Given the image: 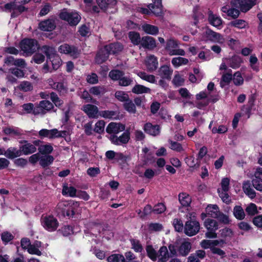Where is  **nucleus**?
<instances>
[{
	"label": "nucleus",
	"instance_id": "nucleus-52",
	"mask_svg": "<svg viewBox=\"0 0 262 262\" xmlns=\"http://www.w3.org/2000/svg\"><path fill=\"white\" fill-rule=\"evenodd\" d=\"M124 109L129 113L135 114L136 108L135 104L129 99L123 104Z\"/></svg>",
	"mask_w": 262,
	"mask_h": 262
},
{
	"label": "nucleus",
	"instance_id": "nucleus-64",
	"mask_svg": "<svg viewBox=\"0 0 262 262\" xmlns=\"http://www.w3.org/2000/svg\"><path fill=\"white\" fill-rule=\"evenodd\" d=\"M133 82V80L129 77L122 76L119 81V84L121 86H126Z\"/></svg>",
	"mask_w": 262,
	"mask_h": 262
},
{
	"label": "nucleus",
	"instance_id": "nucleus-24",
	"mask_svg": "<svg viewBox=\"0 0 262 262\" xmlns=\"http://www.w3.org/2000/svg\"><path fill=\"white\" fill-rule=\"evenodd\" d=\"M49 83L53 89L56 90L62 94L67 92V86L63 82H55L51 79H49Z\"/></svg>",
	"mask_w": 262,
	"mask_h": 262
},
{
	"label": "nucleus",
	"instance_id": "nucleus-50",
	"mask_svg": "<svg viewBox=\"0 0 262 262\" xmlns=\"http://www.w3.org/2000/svg\"><path fill=\"white\" fill-rule=\"evenodd\" d=\"M132 245V248L136 252H141L143 250V248L140 243V242L134 238L130 239Z\"/></svg>",
	"mask_w": 262,
	"mask_h": 262
},
{
	"label": "nucleus",
	"instance_id": "nucleus-16",
	"mask_svg": "<svg viewBox=\"0 0 262 262\" xmlns=\"http://www.w3.org/2000/svg\"><path fill=\"white\" fill-rule=\"evenodd\" d=\"M109 139L111 141L112 143L116 145H121L122 144H126L128 142L129 139V135L128 133H123L119 137L114 135H111L109 137Z\"/></svg>",
	"mask_w": 262,
	"mask_h": 262
},
{
	"label": "nucleus",
	"instance_id": "nucleus-37",
	"mask_svg": "<svg viewBox=\"0 0 262 262\" xmlns=\"http://www.w3.org/2000/svg\"><path fill=\"white\" fill-rule=\"evenodd\" d=\"M188 62L189 60L188 59L181 57H174L171 60V63L175 68L186 65Z\"/></svg>",
	"mask_w": 262,
	"mask_h": 262
},
{
	"label": "nucleus",
	"instance_id": "nucleus-21",
	"mask_svg": "<svg viewBox=\"0 0 262 262\" xmlns=\"http://www.w3.org/2000/svg\"><path fill=\"white\" fill-rule=\"evenodd\" d=\"M209 214H208L209 215ZM211 216L215 217L217 221L224 224H229L231 221L229 219L228 215L226 214H210ZM208 214H201L202 218L207 217Z\"/></svg>",
	"mask_w": 262,
	"mask_h": 262
},
{
	"label": "nucleus",
	"instance_id": "nucleus-40",
	"mask_svg": "<svg viewBox=\"0 0 262 262\" xmlns=\"http://www.w3.org/2000/svg\"><path fill=\"white\" fill-rule=\"evenodd\" d=\"M233 235L232 230L229 228L225 227L219 230V236L222 238L227 239L230 238Z\"/></svg>",
	"mask_w": 262,
	"mask_h": 262
},
{
	"label": "nucleus",
	"instance_id": "nucleus-9",
	"mask_svg": "<svg viewBox=\"0 0 262 262\" xmlns=\"http://www.w3.org/2000/svg\"><path fill=\"white\" fill-rule=\"evenodd\" d=\"M200 230V223L196 221H187L184 226V233L189 236L196 234Z\"/></svg>",
	"mask_w": 262,
	"mask_h": 262
},
{
	"label": "nucleus",
	"instance_id": "nucleus-33",
	"mask_svg": "<svg viewBox=\"0 0 262 262\" xmlns=\"http://www.w3.org/2000/svg\"><path fill=\"white\" fill-rule=\"evenodd\" d=\"M21 155L20 148L10 147L6 150V157L9 159H14Z\"/></svg>",
	"mask_w": 262,
	"mask_h": 262
},
{
	"label": "nucleus",
	"instance_id": "nucleus-18",
	"mask_svg": "<svg viewBox=\"0 0 262 262\" xmlns=\"http://www.w3.org/2000/svg\"><path fill=\"white\" fill-rule=\"evenodd\" d=\"M143 48L152 50L156 47L155 39L148 36H144L141 38V41L140 44Z\"/></svg>",
	"mask_w": 262,
	"mask_h": 262
},
{
	"label": "nucleus",
	"instance_id": "nucleus-5",
	"mask_svg": "<svg viewBox=\"0 0 262 262\" xmlns=\"http://www.w3.org/2000/svg\"><path fill=\"white\" fill-rule=\"evenodd\" d=\"M60 18L67 21L71 26H76L81 19V16L76 11H62L59 15Z\"/></svg>",
	"mask_w": 262,
	"mask_h": 262
},
{
	"label": "nucleus",
	"instance_id": "nucleus-42",
	"mask_svg": "<svg viewBox=\"0 0 262 262\" xmlns=\"http://www.w3.org/2000/svg\"><path fill=\"white\" fill-rule=\"evenodd\" d=\"M151 90L144 85L140 84L135 85L132 89V92L135 94H141L143 93H150Z\"/></svg>",
	"mask_w": 262,
	"mask_h": 262
},
{
	"label": "nucleus",
	"instance_id": "nucleus-13",
	"mask_svg": "<svg viewBox=\"0 0 262 262\" xmlns=\"http://www.w3.org/2000/svg\"><path fill=\"white\" fill-rule=\"evenodd\" d=\"M83 111L92 118H98L99 116L98 108L97 106L93 104H86L83 106Z\"/></svg>",
	"mask_w": 262,
	"mask_h": 262
},
{
	"label": "nucleus",
	"instance_id": "nucleus-53",
	"mask_svg": "<svg viewBox=\"0 0 262 262\" xmlns=\"http://www.w3.org/2000/svg\"><path fill=\"white\" fill-rule=\"evenodd\" d=\"M168 142L170 144L169 148L171 149L179 152L184 150V149L181 143L176 141H173L171 140H169Z\"/></svg>",
	"mask_w": 262,
	"mask_h": 262
},
{
	"label": "nucleus",
	"instance_id": "nucleus-3",
	"mask_svg": "<svg viewBox=\"0 0 262 262\" xmlns=\"http://www.w3.org/2000/svg\"><path fill=\"white\" fill-rule=\"evenodd\" d=\"M20 47L24 56L32 55L38 48L37 41L33 39L23 40L20 43Z\"/></svg>",
	"mask_w": 262,
	"mask_h": 262
},
{
	"label": "nucleus",
	"instance_id": "nucleus-28",
	"mask_svg": "<svg viewBox=\"0 0 262 262\" xmlns=\"http://www.w3.org/2000/svg\"><path fill=\"white\" fill-rule=\"evenodd\" d=\"M243 189L245 193L250 198L253 199L256 196L255 191L252 188L250 182L245 181L243 183Z\"/></svg>",
	"mask_w": 262,
	"mask_h": 262
},
{
	"label": "nucleus",
	"instance_id": "nucleus-62",
	"mask_svg": "<svg viewBox=\"0 0 262 262\" xmlns=\"http://www.w3.org/2000/svg\"><path fill=\"white\" fill-rule=\"evenodd\" d=\"M1 238L3 243L7 244L14 238V236L9 232H4L1 234Z\"/></svg>",
	"mask_w": 262,
	"mask_h": 262
},
{
	"label": "nucleus",
	"instance_id": "nucleus-60",
	"mask_svg": "<svg viewBox=\"0 0 262 262\" xmlns=\"http://www.w3.org/2000/svg\"><path fill=\"white\" fill-rule=\"evenodd\" d=\"M105 125V123L103 120H99L96 123L94 130L100 134L103 132Z\"/></svg>",
	"mask_w": 262,
	"mask_h": 262
},
{
	"label": "nucleus",
	"instance_id": "nucleus-56",
	"mask_svg": "<svg viewBox=\"0 0 262 262\" xmlns=\"http://www.w3.org/2000/svg\"><path fill=\"white\" fill-rule=\"evenodd\" d=\"M105 89L103 86H95L90 89V93L95 96H99L104 93Z\"/></svg>",
	"mask_w": 262,
	"mask_h": 262
},
{
	"label": "nucleus",
	"instance_id": "nucleus-23",
	"mask_svg": "<svg viewBox=\"0 0 262 262\" xmlns=\"http://www.w3.org/2000/svg\"><path fill=\"white\" fill-rule=\"evenodd\" d=\"M144 130L147 134L155 136L159 134L160 128L159 125H154L150 123H147L145 124Z\"/></svg>",
	"mask_w": 262,
	"mask_h": 262
},
{
	"label": "nucleus",
	"instance_id": "nucleus-41",
	"mask_svg": "<svg viewBox=\"0 0 262 262\" xmlns=\"http://www.w3.org/2000/svg\"><path fill=\"white\" fill-rule=\"evenodd\" d=\"M54 159L53 157L51 155L41 156L40 157L39 164L41 166L45 167L51 164Z\"/></svg>",
	"mask_w": 262,
	"mask_h": 262
},
{
	"label": "nucleus",
	"instance_id": "nucleus-45",
	"mask_svg": "<svg viewBox=\"0 0 262 262\" xmlns=\"http://www.w3.org/2000/svg\"><path fill=\"white\" fill-rule=\"evenodd\" d=\"M146 251L147 256L152 261H156L158 257V253L154 249L152 245H147Z\"/></svg>",
	"mask_w": 262,
	"mask_h": 262
},
{
	"label": "nucleus",
	"instance_id": "nucleus-8",
	"mask_svg": "<svg viewBox=\"0 0 262 262\" xmlns=\"http://www.w3.org/2000/svg\"><path fill=\"white\" fill-rule=\"evenodd\" d=\"M256 0H234L231 2L232 6L238 8L242 12H246L256 4Z\"/></svg>",
	"mask_w": 262,
	"mask_h": 262
},
{
	"label": "nucleus",
	"instance_id": "nucleus-17",
	"mask_svg": "<svg viewBox=\"0 0 262 262\" xmlns=\"http://www.w3.org/2000/svg\"><path fill=\"white\" fill-rule=\"evenodd\" d=\"M125 129V126L119 123L111 122L107 125L106 131L110 134H117Z\"/></svg>",
	"mask_w": 262,
	"mask_h": 262
},
{
	"label": "nucleus",
	"instance_id": "nucleus-2",
	"mask_svg": "<svg viewBox=\"0 0 262 262\" xmlns=\"http://www.w3.org/2000/svg\"><path fill=\"white\" fill-rule=\"evenodd\" d=\"M40 222L43 228L51 232L56 231L59 226L57 219L52 214H43Z\"/></svg>",
	"mask_w": 262,
	"mask_h": 262
},
{
	"label": "nucleus",
	"instance_id": "nucleus-54",
	"mask_svg": "<svg viewBox=\"0 0 262 262\" xmlns=\"http://www.w3.org/2000/svg\"><path fill=\"white\" fill-rule=\"evenodd\" d=\"M115 97L120 101L125 102L129 98L128 94L125 92L118 91L115 93Z\"/></svg>",
	"mask_w": 262,
	"mask_h": 262
},
{
	"label": "nucleus",
	"instance_id": "nucleus-61",
	"mask_svg": "<svg viewBox=\"0 0 262 262\" xmlns=\"http://www.w3.org/2000/svg\"><path fill=\"white\" fill-rule=\"evenodd\" d=\"M232 79V75L230 73H226L223 74L222 80L220 82L222 87L224 86L226 84H228Z\"/></svg>",
	"mask_w": 262,
	"mask_h": 262
},
{
	"label": "nucleus",
	"instance_id": "nucleus-6",
	"mask_svg": "<svg viewBox=\"0 0 262 262\" xmlns=\"http://www.w3.org/2000/svg\"><path fill=\"white\" fill-rule=\"evenodd\" d=\"M179 44V42L173 38H170L167 40L165 49L169 55L171 56L185 55V52L183 49L178 48Z\"/></svg>",
	"mask_w": 262,
	"mask_h": 262
},
{
	"label": "nucleus",
	"instance_id": "nucleus-55",
	"mask_svg": "<svg viewBox=\"0 0 262 262\" xmlns=\"http://www.w3.org/2000/svg\"><path fill=\"white\" fill-rule=\"evenodd\" d=\"M222 10L224 12L227 13L228 16L232 17L233 18H237L239 15V11L237 9L231 8L227 10V8L223 7Z\"/></svg>",
	"mask_w": 262,
	"mask_h": 262
},
{
	"label": "nucleus",
	"instance_id": "nucleus-20",
	"mask_svg": "<svg viewBox=\"0 0 262 262\" xmlns=\"http://www.w3.org/2000/svg\"><path fill=\"white\" fill-rule=\"evenodd\" d=\"M40 30L44 31H51L56 27L55 20L53 19H48L40 22L39 24Z\"/></svg>",
	"mask_w": 262,
	"mask_h": 262
},
{
	"label": "nucleus",
	"instance_id": "nucleus-47",
	"mask_svg": "<svg viewBox=\"0 0 262 262\" xmlns=\"http://www.w3.org/2000/svg\"><path fill=\"white\" fill-rule=\"evenodd\" d=\"M137 75L142 79L151 83H155L156 82L155 76L153 75H149L143 72H139Z\"/></svg>",
	"mask_w": 262,
	"mask_h": 262
},
{
	"label": "nucleus",
	"instance_id": "nucleus-34",
	"mask_svg": "<svg viewBox=\"0 0 262 262\" xmlns=\"http://www.w3.org/2000/svg\"><path fill=\"white\" fill-rule=\"evenodd\" d=\"M253 187L258 191H262V176H257L256 171L254 173V178L252 181Z\"/></svg>",
	"mask_w": 262,
	"mask_h": 262
},
{
	"label": "nucleus",
	"instance_id": "nucleus-11",
	"mask_svg": "<svg viewBox=\"0 0 262 262\" xmlns=\"http://www.w3.org/2000/svg\"><path fill=\"white\" fill-rule=\"evenodd\" d=\"M53 107V104L48 100L41 101L37 106L35 107L34 115L45 114Z\"/></svg>",
	"mask_w": 262,
	"mask_h": 262
},
{
	"label": "nucleus",
	"instance_id": "nucleus-26",
	"mask_svg": "<svg viewBox=\"0 0 262 262\" xmlns=\"http://www.w3.org/2000/svg\"><path fill=\"white\" fill-rule=\"evenodd\" d=\"M123 49V46L120 43L116 42L105 46V51H107L110 54H116Z\"/></svg>",
	"mask_w": 262,
	"mask_h": 262
},
{
	"label": "nucleus",
	"instance_id": "nucleus-58",
	"mask_svg": "<svg viewBox=\"0 0 262 262\" xmlns=\"http://www.w3.org/2000/svg\"><path fill=\"white\" fill-rule=\"evenodd\" d=\"M233 83L236 85H241L244 82V79L239 72H236L232 76Z\"/></svg>",
	"mask_w": 262,
	"mask_h": 262
},
{
	"label": "nucleus",
	"instance_id": "nucleus-22",
	"mask_svg": "<svg viewBox=\"0 0 262 262\" xmlns=\"http://www.w3.org/2000/svg\"><path fill=\"white\" fill-rule=\"evenodd\" d=\"M208 21L210 25L212 26L219 28L222 26V19L217 15L213 14L212 12H209L208 13Z\"/></svg>",
	"mask_w": 262,
	"mask_h": 262
},
{
	"label": "nucleus",
	"instance_id": "nucleus-57",
	"mask_svg": "<svg viewBox=\"0 0 262 262\" xmlns=\"http://www.w3.org/2000/svg\"><path fill=\"white\" fill-rule=\"evenodd\" d=\"M124 75V73L119 70H112L109 73L110 77L113 80H119Z\"/></svg>",
	"mask_w": 262,
	"mask_h": 262
},
{
	"label": "nucleus",
	"instance_id": "nucleus-44",
	"mask_svg": "<svg viewBox=\"0 0 262 262\" xmlns=\"http://www.w3.org/2000/svg\"><path fill=\"white\" fill-rule=\"evenodd\" d=\"M57 232L63 236L67 237L73 233V229L70 225H64L58 229Z\"/></svg>",
	"mask_w": 262,
	"mask_h": 262
},
{
	"label": "nucleus",
	"instance_id": "nucleus-4",
	"mask_svg": "<svg viewBox=\"0 0 262 262\" xmlns=\"http://www.w3.org/2000/svg\"><path fill=\"white\" fill-rule=\"evenodd\" d=\"M31 0H15L14 2L8 3L5 5V9L10 12L12 11V17H15L17 13H21L25 10L23 5Z\"/></svg>",
	"mask_w": 262,
	"mask_h": 262
},
{
	"label": "nucleus",
	"instance_id": "nucleus-36",
	"mask_svg": "<svg viewBox=\"0 0 262 262\" xmlns=\"http://www.w3.org/2000/svg\"><path fill=\"white\" fill-rule=\"evenodd\" d=\"M150 12L156 16H160L162 14L161 3L150 4L148 6Z\"/></svg>",
	"mask_w": 262,
	"mask_h": 262
},
{
	"label": "nucleus",
	"instance_id": "nucleus-25",
	"mask_svg": "<svg viewBox=\"0 0 262 262\" xmlns=\"http://www.w3.org/2000/svg\"><path fill=\"white\" fill-rule=\"evenodd\" d=\"M226 58L228 61V65L233 69H237L239 68L243 62L242 58L236 55Z\"/></svg>",
	"mask_w": 262,
	"mask_h": 262
},
{
	"label": "nucleus",
	"instance_id": "nucleus-38",
	"mask_svg": "<svg viewBox=\"0 0 262 262\" xmlns=\"http://www.w3.org/2000/svg\"><path fill=\"white\" fill-rule=\"evenodd\" d=\"M228 25L242 29L247 28L248 26V24L245 20L243 19H235L230 22Z\"/></svg>",
	"mask_w": 262,
	"mask_h": 262
},
{
	"label": "nucleus",
	"instance_id": "nucleus-48",
	"mask_svg": "<svg viewBox=\"0 0 262 262\" xmlns=\"http://www.w3.org/2000/svg\"><path fill=\"white\" fill-rule=\"evenodd\" d=\"M53 149V147L49 143L41 144L38 148L39 152L42 155L49 154L52 152Z\"/></svg>",
	"mask_w": 262,
	"mask_h": 262
},
{
	"label": "nucleus",
	"instance_id": "nucleus-46",
	"mask_svg": "<svg viewBox=\"0 0 262 262\" xmlns=\"http://www.w3.org/2000/svg\"><path fill=\"white\" fill-rule=\"evenodd\" d=\"M17 88L23 92H27L31 91L33 89L32 84L28 81H23L20 82Z\"/></svg>",
	"mask_w": 262,
	"mask_h": 262
},
{
	"label": "nucleus",
	"instance_id": "nucleus-51",
	"mask_svg": "<svg viewBox=\"0 0 262 262\" xmlns=\"http://www.w3.org/2000/svg\"><path fill=\"white\" fill-rule=\"evenodd\" d=\"M108 262H125V258L120 254H113L107 258Z\"/></svg>",
	"mask_w": 262,
	"mask_h": 262
},
{
	"label": "nucleus",
	"instance_id": "nucleus-32",
	"mask_svg": "<svg viewBox=\"0 0 262 262\" xmlns=\"http://www.w3.org/2000/svg\"><path fill=\"white\" fill-rule=\"evenodd\" d=\"M77 192L76 189L73 186H68L67 185H66L63 187L62 194L63 195L74 198L76 196Z\"/></svg>",
	"mask_w": 262,
	"mask_h": 262
},
{
	"label": "nucleus",
	"instance_id": "nucleus-19",
	"mask_svg": "<svg viewBox=\"0 0 262 262\" xmlns=\"http://www.w3.org/2000/svg\"><path fill=\"white\" fill-rule=\"evenodd\" d=\"M173 70L169 66L164 65L161 66L158 71V75L162 79H170Z\"/></svg>",
	"mask_w": 262,
	"mask_h": 262
},
{
	"label": "nucleus",
	"instance_id": "nucleus-12",
	"mask_svg": "<svg viewBox=\"0 0 262 262\" xmlns=\"http://www.w3.org/2000/svg\"><path fill=\"white\" fill-rule=\"evenodd\" d=\"M38 134L41 138L46 137L49 139L59 138L62 136V133L55 128L50 130L42 129Z\"/></svg>",
	"mask_w": 262,
	"mask_h": 262
},
{
	"label": "nucleus",
	"instance_id": "nucleus-39",
	"mask_svg": "<svg viewBox=\"0 0 262 262\" xmlns=\"http://www.w3.org/2000/svg\"><path fill=\"white\" fill-rule=\"evenodd\" d=\"M4 132L6 135L13 137H19L23 134L22 130L16 127H7L4 129Z\"/></svg>",
	"mask_w": 262,
	"mask_h": 262
},
{
	"label": "nucleus",
	"instance_id": "nucleus-30",
	"mask_svg": "<svg viewBox=\"0 0 262 262\" xmlns=\"http://www.w3.org/2000/svg\"><path fill=\"white\" fill-rule=\"evenodd\" d=\"M191 248V245L190 242H184L181 244L179 247V253L183 256H186L189 254Z\"/></svg>",
	"mask_w": 262,
	"mask_h": 262
},
{
	"label": "nucleus",
	"instance_id": "nucleus-7",
	"mask_svg": "<svg viewBox=\"0 0 262 262\" xmlns=\"http://www.w3.org/2000/svg\"><path fill=\"white\" fill-rule=\"evenodd\" d=\"M202 39L205 41L210 40L221 45L224 44L225 42V38L223 35L210 29H207L203 33Z\"/></svg>",
	"mask_w": 262,
	"mask_h": 262
},
{
	"label": "nucleus",
	"instance_id": "nucleus-15",
	"mask_svg": "<svg viewBox=\"0 0 262 262\" xmlns=\"http://www.w3.org/2000/svg\"><path fill=\"white\" fill-rule=\"evenodd\" d=\"M19 143L23 144V145L19 147L21 155H30L36 151V147L26 140L21 141Z\"/></svg>",
	"mask_w": 262,
	"mask_h": 262
},
{
	"label": "nucleus",
	"instance_id": "nucleus-43",
	"mask_svg": "<svg viewBox=\"0 0 262 262\" xmlns=\"http://www.w3.org/2000/svg\"><path fill=\"white\" fill-rule=\"evenodd\" d=\"M128 37L134 45H139L141 41V38L139 33L132 31L128 33Z\"/></svg>",
	"mask_w": 262,
	"mask_h": 262
},
{
	"label": "nucleus",
	"instance_id": "nucleus-27",
	"mask_svg": "<svg viewBox=\"0 0 262 262\" xmlns=\"http://www.w3.org/2000/svg\"><path fill=\"white\" fill-rule=\"evenodd\" d=\"M141 28L145 33L152 35H156L159 32V28L157 26L150 24H143L142 25Z\"/></svg>",
	"mask_w": 262,
	"mask_h": 262
},
{
	"label": "nucleus",
	"instance_id": "nucleus-35",
	"mask_svg": "<svg viewBox=\"0 0 262 262\" xmlns=\"http://www.w3.org/2000/svg\"><path fill=\"white\" fill-rule=\"evenodd\" d=\"M204 225L207 230H216L219 228V225L216 221L212 219H206Z\"/></svg>",
	"mask_w": 262,
	"mask_h": 262
},
{
	"label": "nucleus",
	"instance_id": "nucleus-63",
	"mask_svg": "<svg viewBox=\"0 0 262 262\" xmlns=\"http://www.w3.org/2000/svg\"><path fill=\"white\" fill-rule=\"evenodd\" d=\"M115 115V112L113 111H103L99 113V116L106 119H112Z\"/></svg>",
	"mask_w": 262,
	"mask_h": 262
},
{
	"label": "nucleus",
	"instance_id": "nucleus-59",
	"mask_svg": "<svg viewBox=\"0 0 262 262\" xmlns=\"http://www.w3.org/2000/svg\"><path fill=\"white\" fill-rule=\"evenodd\" d=\"M184 82V79L183 76L178 73H176L172 80L173 84L176 86H181Z\"/></svg>",
	"mask_w": 262,
	"mask_h": 262
},
{
	"label": "nucleus",
	"instance_id": "nucleus-49",
	"mask_svg": "<svg viewBox=\"0 0 262 262\" xmlns=\"http://www.w3.org/2000/svg\"><path fill=\"white\" fill-rule=\"evenodd\" d=\"M158 254L159 256H160L159 258L161 259V261L164 260L165 259L168 260L169 258L170 257L168 249L165 246H163L160 248L158 253Z\"/></svg>",
	"mask_w": 262,
	"mask_h": 262
},
{
	"label": "nucleus",
	"instance_id": "nucleus-14",
	"mask_svg": "<svg viewBox=\"0 0 262 262\" xmlns=\"http://www.w3.org/2000/svg\"><path fill=\"white\" fill-rule=\"evenodd\" d=\"M145 64L147 70L149 72H153L155 71L158 68V59L155 56L153 55H148L145 60Z\"/></svg>",
	"mask_w": 262,
	"mask_h": 262
},
{
	"label": "nucleus",
	"instance_id": "nucleus-29",
	"mask_svg": "<svg viewBox=\"0 0 262 262\" xmlns=\"http://www.w3.org/2000/svg\"><path fill=\"white\" fill-rule=\"evenodd\" d=\"M179 200L180 204L183 207H188L191 202V198L190 196L184 192L180 193L179 194Z\"/></svg>",
	"mask_w": 262,
	"mask_h": 262
},
{
	"label": "nucleus",
	"instance_id": "nucleus-1",
	"mask_svg": "<svg viewBox=\"0 0 262 262\" xmlns=\"http://www.w3.org/2000/svg\"><path fill=\"white\" fill-rule=\"evenodd\" d=\"M40 50L49 59V61L47 60V63L43 65V69L45 72L49 71L50 62L52 64L53 69L57 70L59 68L61 60L60 57L54 53V49L52 47L45 46L41 48Z\"/></svg>",
	"mask_w": 262,
	"mask_h": 262
},
{
	"label": "nucleus",
	"instance_id": "nucleus-10",
	"mask_svg": "<svg viewBox=\"0 0 262 262\" xmlns=\"http://www.w3.org/2000/svg\"><path fill=\"white\" fill-rule=\"evenodd\" d=\"M58 51L62 54H69L74 58H77L80 54L77 48L67 43L60 46L58 48Z\"/></svg>",
	"mask_w": 262,
	"mask_h": 262
},
{
	"label": "nucleus",
	"instance_id": "nucleus-31",
	"mask_svg": "<svg viewBox=\"0 0 262 262\" xmlns=\"http://www.w3.org/2000/svg\"><path fill=\"white\" fill-rule=\"evenodd\" d=\"M110 53L107 51H105V47L101 49L97 53L96 57V61L99 64L102 63L107 59Z\"/></svg>",
	"mask_w": 262,
	"mask_h": 262
}]
</instances>
